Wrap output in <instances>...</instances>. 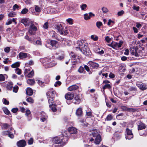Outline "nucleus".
Returning <instances> with one entry per match:
<instances>
[{
  "mask_svg": "<svg viewBox=\"0 0 147 147\" xmlns=\"http://www.w3.org/2000/svg\"><path fill=\"white\" fill-rule=\"evenodd\" d=\"M20 65L19 62H17L11 65V67L13 68H15L19 66Z\"/></svg>",
  "mask_w": 147,
  "mask_h": 147,
  "instance_id": "4c0bfd02",
  "label": "nucleus"
},
{
  "mask_svg": "<svg viewBox=\"0 0 147 147\" xmlns=\"http://www.w3.org/2000/svg\"><path fill=\"white\" fill-rule=\"evenodd\" d=\"M63 136H57L54 137L52 139L53 143L56 144H61L62 145H64L67 141L68 138L67 136L64 133L63 134Z\"/></svg>",
  "mask_w": 147,
  "mask_h": 147,
  "instance_id": "f257e3e1",
  "label": "nucleus"
},
{
  "mask_svg": "<svg viewBox=\"0 0 147 147\" xmlns=\"http://www.w3.org/2000/svg\"><path fill=\"white\" fill-rule=\"evenodd\" d=\"M132 8L134 10H135L137 11H138L140 7L139 6H136L135 5H134L133 6Z\"/></svg>",
  "mask_w": 147,
  "mask_h": 147,
  "instance_id": "de8ad7c7",
  "label": "nucleus"
},
{
  "mask_svg": "<svg viewBox=\"0 0 147 147\" xmlns=\"http://www.w3.org/2000/svg\"><path fill=\"white\" fill-rule=\"evenodd\" d=\"M86 42H85L84 40H78L76 44L77 47H82L84 46V45L86 44Z\"/></svg>",
  "mask_w": 147,
  "mask_h": 147,
  "instance_id": "6ab92c4d",
  "label": "nucleus"
},
{
  "mask_svg": "<svg viewBox=\"0 0 147 147\" xmlns=\"http://www.w3.org/2000/svg\"><path fill=\"white\" fill-rule=\"evenodd\" d=\"M24 73L25 76H27L29 78L31 77L34 74L33 70H32L30 71L29 68L27 69H25Z\"/></svg>",
  "mask_w": 147,
  "mask_h": 147,
  "instance_id": "1a4fd4ad",
  "label": "nucleus"
},
{
  "mask_svg": "<svg viewBox=\"0 0 147 147\" xmlns=\"http://www.w3.org/2000/svg\"><path fill=\"white\" fill-rule=\"evenodd\" d=\"M78 71L80 73H85V71L84 70V67L82 66H80L78 69Z\"/></svg>",
  "mask_w": 147,
  "mask_h": 147,
  "instance_id": "ea45409f",
  "label": "nucleus"
},
{
  "mask_svg": "<svg viewBox=\"0 0 147 147\" xmlns=\"http://www.w3.org/2000/svg\"><path fill=\"white\" fill-rule=\"evenodd\" d=\"M26 142L23 140H20L17 142V146L18 147H24L26 145Z\"/></svg>",
  "mask_w": 147,
  "mask_h": 147,
  "instance_id": "412c9836",
  "label": "nucleus"
},
{
  "mask_svg": "<svg viewBox=\"0 0 147 147\" xmlns=\"http://www.w3.org/2000/svg\"><path fill=\"white\" fill-rule=\"evenodd\" d=\"M16 72L18 74L20 75L21 74V70L19 68H16L15 69Z\"/></svg>",
  "mask_w": 147,
  "mask_h": 147,
  "instance_id": "13d9d810",
  "label": "nucleus"
},
{
  "mask_svg": "<svg viewBox=\"0 0 147 147\" xmlns=\"http://www.w3.org/2000/svg\"><path fill=\"white\" fill-rule=\"evenodd\" d=\"M99 135H100V134L99 131L96 129H93L92 132L90 135V136H92L94 137H96Z\"/></svg>",
  "mask_w": 147,
  "mask_h": 147,
  "instance_id": "5701e85b",
  "label": "nucleus"
},
{
  "mask_svg": "<svg viewBox=\"0 0 147 147\" xmlns=\"http://www.w3.org/2000/svg\"><path fill=\"white\" fill-rule=\"evenodd\" d=\"M88 64L89 65L94 69H97L99 67V65L98 63L92 61H89L88 62Z\"/></svg>",
  "mask_w": 147,
  "mask_h": 147,
  "instance_id": "dca6fc26",
  "label": "nucleus"
},
{
  "mask_svg": "<svg viewBox=\"0 0 147 147\" xmlns=\"http://www.w3.org/2000/svg\"><path fill=\"white\" fill-rule=\"evenodd\" d=\"M76 49L77 51H80L83 54L86 55H88L90 54V51L88 48V44L87 43H86L84 45V47H76Z\"/></svg>",
  "mask_w": 147,
  "mask_h": 147,
  "instance_id": "f03ea898",
  "label": "nucleus"
},
{
  "mask_svg": "<svg viewBox=\"0 0 147 147\" xmlns=\"http://www.w3.org/2000/svg\"><path fill=\"white\" fill-rule=\"evenodd\" d=\"M102 25V23L100 22H97L96 23V26L98 28H100V27Z\"/></svg>",
  "mask_w": 147,
  "mask_h": 147,
  "instance_id": "4d7b16f0",
  "label": "nucleus"
},
{
  "mask_svg": "<svg viewBox=\"0 0 147 147\" xmlns=\"http://www.w3.org/2000/svg\"><path fill=\"white\" fill-rule=\"evenodd\" d=\"M26 94L29 96H31L33 94L32 90L30 88H28L26 90Z\"/></svg>",
  "mask_w": 147,
  "mask_h": 147,
  "instance_id": "cd10ccee",
  "label": "nucleus"
},
{
  "mask_svg": "<svg viewBox=\"0 0 147 147\" xmlns=\"http://www.w3.org/2000/svg\"><path fill=\"white\" fill-rule=\"evenodd\" d=\"M74 94L73 93L69 92L65 95V99L67 100H71L73 99L74 97Z\"/></svg>",
  "mask_w": 147,
  "mask_h": 147,
  "instance_id": "aec40b11",
  "label": "nucleus"
},
{
  "mask_svg": "<svg viewBox=\"0 0 147 147\" xmlns=\"http://www.w3.org/2000/svg\"><path fill=\"white\" fill-rule=\"evenodd\" d=\"M146 128V126L145 124L141 123L138 125V130H141L144 129Z\"/></svg>",
  "mask_w": 147,
  "mask_h": 147,
  "instance_id": "c756f323",
  "label": "nucleus"
},
{
  "mask_svg": "<svg viewBox=\"0 0 147 147\" xmlns=\"http://www.w3.org/2000/svg\"><path fill=\"white\" fill-rule=\"evenodd\" d=\"M1 127L3 129H7L8 128H10V130H12L13 128L12 127H10V125L7 123H3L1 125Z\"/></svg>",
  "mask_w": 147,
  "mask_h": 147,
  "instance_id": "4468645a",
  "label": "nucleus"
},
{
  "mask_svg": "<svg viewBox=\"0 0 147 147\" xmlns=\"http://www.w3.org/2000/svg\"><path fill=\"white\" fill-rule=\"evenodd\" d=\"M91 38L95 41H97L98 39V37L94 35H92L91 36Z\"/></svg>",
  "mask_w": 147,
  "mask_h": 147,
  "instance_id": "8fccbe9b",
  "label": "nucleus"
},
{
  "mask_svg": "<svg viewBox=\"0 0 147 147\" xmlns=\"http://www.w3.org/2000/svg\"><path fill=\"white\" fill-rule=\"evenodd\" d=\"M49 33L50 36L52 38L56 39L57 40L59 36L53 30L49 31Z\"/></svg>",
  "mask_w": 147,
  "mask_h": 147,
  "instance_id": "ddd939ff",
  "label": "nucleus"
},
{
  "mask_svg": "<svg viewBox=\"0 0 147 147\" xmlns=\"http://www.w3.org/2000/svg\"><path fill=\"white\" fill-rule=\"evenodd\" d=\"M112 39V38H110V37L108 36H106L105 38V40L108 43Z\"/></svg>",
  "mask_w": 147,
  "mask_h": 147,
  "instance_id": "69168bd1",
  "label": "nucleus"
},
{
  "mask_svg": "<svg viewBox=\"0 0 147 147\" xmlns=\"http://www.w3.org/2000/svg\"><path fill=\"white\" fill-rule=\"evenodd\" d=\"M28 11V10L27 8L23 9L21 12V13L22 14H24L26 13Z\"/></svg>",
  "mask_w": 147,
  "mask_h": 147,
  "instance_id": "c03bdc74",
  "label": "nucleus"
},
{
  "mask_svg": "<svg viewBox=\"0 0 147 147\" xmlns=\"http://www.w3.org/2000/svg\"><path fill=\"white\" fill-rule=\"evenodd\" d=\"M35 11L37 12H40L41 11L40 8L37 5L35 6Z\"/></svg>",
  "mask_w": 147,
  "mask_h": 147,
  "instance_id": "a18cd8bd",
  "label": "nucleus"
},
{
  "mask_svg": "<svg viewBox=\"0 0 147 147\" xmlns=\"http://www.w3.org/2000/svg\"><path fill=\"white\" fill-rule=\"evenodd\" d=\"M4 112L6 115H9V111L8 110L7 108H5L3 109Z\"/></svg>",
  "mask_w": 147,
  "mask_h": 147,
  "instance_id": "680f3d73",
  "label": "nucleus"
},
{
  "mask_svg": "<svg viewBox=\"0 0 147 147\" xmlns=\"http://www.w3.org/2000/svg\"><path fill=\"white\" fill-rule=\"evenodd\" d=\"M37 30V28L36 27L34 24H32L30 25L28 30V32L30 35H34L36 34Z\"/></svg>",
  "mask_w": 147,
  "mask_h": 147,
  "instance_id": "423d86ee",
  "label": "nucleus"
},
{
  "mask_svg": "<svg viewBox=\"0 0 147 147\" xmlns=\"http://www.w3.org/2000/svg\"><path fill=\"white\" fill-rule=\"evenodd\" d=\"M56 28L59 33L61 35H65L68 33L67 30L66 29H64L61 24L57 25Z\"/></svg>",
  "mask_w": 147,
  "mask_h": 147,
  "instance_id": "7ed1b4c3",
  "label": "nucleus"
},
{
  "mask_svg": "<svg viewBox=\"0 0 147 147\" xmlns=\"http://www.w3.org/2000/svg\"><path fill=\"white\" fill-rule=\"evenodd\" d=\"M68 131H65L64 132L65 135L67 136V137H68V135L67 134H68L69 132L71 134H76L77 132L76 129L73 127H69L68 129Z\"/></svg>",
  "mask_w": 147,
  "mask_h": 147,
  "instance_id": "6e6552de",
  "label": "nucleus"
},
{
  "mask_svg": "<svg viewBox=\"0 0 147 147\" xmlns=\"http://www.w3.org/2000/svg\"><path fill=\"white\" fill-rule=\"evenodd\" d=\"M82 110L81 108H79L76 110V114L78 116H80L82 113Z\"/></svg>",
  "mask_w": 147,
  "mask_h": 147,
  "instance_id": "f704fd0d",
  "label": "nucleus"
},
{
  "mask_svg": "<svg viewBox=\"0 0 147 147\" xmlns=\"http://www.w3.org/2000/svg\"><path fill=\"white\" fill-rule=\"evenodd\" d=\"M111 88V86L109 84H107L105 85L103 87V90L104 91L106 88Z\"/></svg>",
  "mask_w": 147,
  "mask_h": 147,
  "instance_id": "6e6d98bb",
  "label": "nucleus"
},
{
  "mask_svg": "<svg viewBox=\"0 0 147 147\" xmlns=\"http://www.w3.org/2000/svg\"><path fill=\"white\" fill-rule=\"evenodd\" d=\"M21 22L25 26H28L33 24L31 21L27 18H25L22 19L21 20Z\"/></svg>",
  "mask_w": 147,
  "mask_h": 147,
  "instance_id": "0eeeda50",
  "label": "nucleus"
},
{
  "mask_svg": "<svg viewBox=\"0 0 147 147\" xmlns=\"http://www.w3.org/2000/svg\"><path fill=\"white\" fill-rule=\"evenodd\" d=\"M72 35L75 37L77 36L80 34V30L79 29H75L71 32Z\"/></svg>",
  "mask_w": 147,
  "mask_h": 147,
  "instance_id": "4be33fe9",
  "label": "nucleus"
},
{
  "mask_svg": "<svg viewBox=\"0 0 147 147\" xmlns=\"http://www.w3.org/2000/svg\"><path fill=\"white\" fill-rule=\"evenodd\" d=\"M25 38L28 40L29 42L31 43H33V41L32 39L30 38L28 36L26 35L25 37Z\"/></svg>",
  "mask_w": 147,
  "mask_h": 147,
  "instance_id": "e2e57ef3",
  "label": "nucleus"
},
{
  "mask_svg": "<svg viewBox=\"0 0 147 147\" xmlns=\"http://www.w3.org/2000/svg\"><path fill=\"white\" fill-rule=\"evenodd\" d=\"M47 98L48 99V102L50 104L51 103L52 104V103L54 102V98L53 97H51V98H49V97H47Z\"/></svg>",
  "mask_w": 147,
  "mask_h": 147,
  "instance_id": "a19ab883",
  "label": "nucleus"
},
{
  "mask_svg": "<svg viewBox=\"0 0 147 147\" xmlns=\"http://www.w3.org/2000/svg\"><path fill=\"white\" fill-rule=\"evenodd\" d=\"M26 101L28 102L31 103H33L34 102V100L33 99L30 97H29L27 98L26 99Z\"/></svg>",
  "mask_w": 147,
  "mask_h": 147,
  "instance_id": "09e8293b",
  "label": "nucleus"
},
{
  "mask_svg": "<svg viewBox=\"0 0 147 147\" xmlns=\"http://www.w3.org/2000/svg\"><path fill=\"white\" fill-rule=\"evenodd\" d=\"M70 41L69 40H67L66 39V40L65 41L64 43H65V44H63L64 45L66 46V45H68L69 46L70 45Z\"/></svg>",
  "mask_w": 147,
  "mask_h": 147,
  "instance_id": "0e129e2a",
  "label": "nucleus"
},
{
  "mask_svg": "<svg viewBox=\"0 0 147 147\" xmlns=\"http://www.w3.org/2000/svg\"><path fill=\"white\" fill-rule=\"evenodd\" d=\"M29 55L28 54L23 52L20 53L18 55L19 57L21 59H25L28 57Z\"/></svg>",
  "mask_w": 147,
  "mask_h": 147,
  "instance_id": "f3484780",
  "label": "nucleus"
},
{
  "mask_svg": "<svg viewBox=\"0 0 147 147\" xmlns=\"http://www.w3.org/2000/svg\"><path fill=\"white\" fill-rule=\"evenodd\" d=\"M84 19L86 20H87L90 18V16L88 13H86L84 14Z\"/></svg>",
  "mask_w": 147,
  "mask_h": 147,
  "instance_id": "58836bf2",
  "label": "nucleus"
},
{
  "mask_svg": "<svg viewBox=\"0 0 147 147\" xmlns=\"http://www.w3.org/2000/svg\"><path fill=\"white\" fill-rule=\"evenodd\" d=\"M48 67L49 68L53 67L55 65L57 64V63L55 61H53L47 63Z\"/></svg>",
  "mask_w": 147,
  "mask_h": 147,
  "instance_id": "7c9ffc66",
  "label": "nucleus"
},
{
  "mask_svg": "<svg viewBox=\"0 0 147 147\" xmlns=\"http://www.w3.org/2000/svg\"><path fill=\"white\" fill-rule=\"evenodd\" d=\"M13 83L11 82H9L7 84V89L11 90L13 88Z\"/></svg>",
  "mask_w": 147,
  "mask_h": 147,
  "instance_id": "2f4dec72",
  "label": "nucleus"
},
{
  "mask_svg": "<svg viewBox=\"0 0 147 147\" xmlns=\"http://www.w3.org/2000/svg\"><path fill=\"white\" fill-rule=\"evenodd\" d=\"M47 13H56L57 11L56 9L54 8L48 7L47 9Z\"/></svg>",
  "mask_w": 147,
  "mask_h": 147,
  "instance_id": "a878e982",
  "label": "nucleus"
},
{
  "mask_svg": "<svg viewBox=\"0 0 147 147\" xmlns=\"http://www.w3.org/2000/svg\"><path fill=\"white\" fill-rule=\"evenodd\" d=\"M50 44L54 49H56L58 46V42L56 40H52L50 41Z\"/></svg>",
  "mask_w": 147,
  "mask_h": 147,
  "instance_id": "a211bd4d",
  "label": "nucleus"
},
{
  "mask_svg": "<svg viewBox=\"0 0 147 147\" xmlns=\"http://www.w3.org/2000/svg\"><path fill=\"white\" fill-rule=\"evenodd\" d=\"M106 119L107 121H110L112 119V115H108Z\"/></svg>",
  "mask_w": 147,
  "mask_h": 147,
  "instance_id": "774afa93",
  "label": "nucleus"
},
{
  "mask_svg": "<svg viewBox=\"0 0 147 147\" xmlns=\"http://www.w3.org/2000/svg\"><path fill=\"white\" fill-rule=\"evenodd\" d=\"M137 49H138V47H134L132 48H130V52L132 55H134L136 57H138V55L137 53Z\"/></svg>",
  "mask_w": 147,
  "mask_h": 147,
  "instance_id": "2eb2a0df",
  "label": "nucleus"
},
{
  "mask_svg": "<svg viewBox=\"0 0 147 147\" xmlns=\"http://www.w3.org/2000/svg\"><path fill=\"white\" fill-rule=\"evenodd\" d=\"M66 21L69 24L71 25L73 24V20L71 18H69L67 19Z\"/></svg>",
  "mask_w": 147,
  "mask_h": 147,
  "instance_id": "864d4df0",
  "label": "nucleus"
},
{
  "mask_svg": "<svg viewBox=\"0 0 147 147\" xmlns=\"http://www.w3.org/2000/svg\"><path fill=\"white\" fill-rule=\"evenodd\" d=\"M64 58V55L63 54H62L61 55H59L57 57V59L59 60H62Z\"/></svg>",
  "mask_w": 147,
  "mask_h": 147,
  "instance_id": "338daca9",
  "label": "nucleus"
},
{
  "mask_svg": "<svg viewBox=\"0 0 147 147\" xmlns=\"http://www.w3.org/2000/svg\"><path fill=\"white\" fill-rule=\"evenodd\" d=\"M57 40L61 42L62 44H65V43H64V41L66 40V39L61 38L59 35Z\"/></svg>",
  "mask_w": 147,
  "mask_h": 147,
  "instance_id": "72a5a7b5",
  "label": "nucleus"
},
{
  "mask_svg": "<svg viewBox=\"0 0 147 147\" xmlns=\"http://www.w3.org/2000/svg\"><path fill=\"white\" fill-rule=\"evenodd\" d=\"M102 140V139L100 135H98V136L95 137V138L94 141V143L96 144H98Z\"/></svg>",
  "mask_w": 147,
  "mask_h": 147,
  "instance_id": "b1692460",
  "label": "nucleus"
},
{
  "mask_svg": "<svg viewBox=\"0 0 147 147\" xmlns=\"http://www.w3.org/2000/svg\"><path fill=\"white\" fill-rule=\"evenodd\" d=\"M102 10L103 12L104 13H107L109 11L108 9L105 7H103L102 8Z\"/></svg>",
  "mask_w": 147,
  "mask_h": 147,
  "instance_id": "49530a36",
  "label": "nucleus"
},
{
  "mask_svg": "<svg viewBox=\"0 0 147 147\" xmlns=\"http://www.w3.org/2000/svg\"><path fill=\"white\" fill-rule=\"evenodd\" d=\"M16 15V13L13 11H11L8 14V16L9 17H14Z\"/></svg>",
  "mask_w": 147,
  "mask_h": 147,
  "instance_id": "37998d69",
  "label": "nucleus"
},
{
  "mask_svg": "<svg viewBox=\"0 0 147 147\" xmlns=\"http://www.w3.org/2000/svg\"><path fill=\"white\" fill-rule=\"evenodd\" d=\"M33 44L34 45H38L40 46H41L42 43L41 39L39 38L35 42L33 43Z\"/></svg>",
  "mask_w": 147,
  "mask_h": 147,
  "instance_id": "473e14b6",
  "label": "nucleus"
},
{
  "mask_svg": "<svg viewBox=\"0 0 147 147\" xmlns=\"http://www.w3.org/2000/svg\"><path fill=\"white\" fill-rule=\"evenodd\" d=\"M9 133H10V132L9 131H3L2 132V134L3 135H9Z\"/></svg>",
  "mask_w": 147,
  "mask_h": 147,
  "instance_id": "052dcab7",
  "label": "nucleus"
},
{
  "mask_svg": "<svg viewBox=\"0 0 147 147\" xmlns=\"http://www.w3.org/2000/svg\"><path fill=\"white\" fill-rule=\"evenodd\" d=\"M3 103L5 105H8L9 104V102L7 101L6 98H3Z\"/></svg>",
  "mask_w": 147,
  "mask_h": 147,
  "instance_id": "bf43d9fd",
  "label": "nucleus"
},
{
  "mask_svg": "<svg viewBox=\"0 0 147 147\" xmlns=\"http://www.w3.org/2000/svg\"><path fill=\"white\" fill-rule=\"evenodd\" d=\"M136 85L141 90H144L147 88V86L146 85L144 84L143 83L138 82L136 83Z\"/></svg>",
  "mask_w": 147,
  "mask_h": 147,
  "instance_id": "9b49d317",
  "label": "nucleus"
},
{
  "mask_svg": "<svg viewBox=\"0 0 147 147\" xmlns=\"http://www.w3.org/2000/svg\"><path fill=\"white\" fill-rule=\"evenodd\" d=\"M121 108L124 110H126L129 111H132L134 110V109L133 108H129L125 106H122Z\"/></svg>",
  "mask_w": 147,
  "mask_h": 147,
  "instance_id": "79ce46f5",
  "label": "nucleus"
},
{
  "mask_svg": "<svg viewBox=\"0 0 147 147\" xmlns=\"http://www.w3.org/2000/svg\"><path fill=\"white\" fill-rule=\"evenodd\" d=\"M87 7V5L86 4H83L81 5L80 8L82 10H85Z\"/></svg>",
  "mask_w": 147,
  "mask_h": 147,
  "instance_id": "603ef678",
  "label": "nucleus"
},
{
  "mask_svg": "<svg viewBox=\"0 0 147 147\" xmlns=\"http://www.w3.org/2000/svg\"><path fill=\"white\" fill-rule=\"evenodd\" d=\"M27 82L28 84L31 85H34L35 83L34 81V80L31 79H28L27 80Z\"/></svg>",
  "mask_w": 147,
  "mask_h": 147,
  "instance_id": "c9c22d12",
  "label": "nucleus"
},
{
  "mask_svg": "<svg viewBox=\"0 0 147 147\" xmlns=\"http://www.w3.org/2000/svg\"><path fill=\"white\" fill-rule=\"evenodd\" d=\"M125 136L126 139L130 140L133 137V135L131 130L127 128L125 132Z\"/></svg>",
  "mask_w": 147,
  "mask_h": 147,
  "instance_id": "39448f33",
  "label": "nucleus"
},
{
  "mask_svg": "<svg viewBox=\"0 0 147 147\" xmlns=\"http://www.w3.org/2000/svg\"><path fill=\"white\" fill-rule=\"evenodd\" d=\"M49 106L52 111L53 112H56L57 110L56 105L52 104V105L50 104Z\"/></svg>",
  "mask_w": 147,
  "mask_h": 147,
  "instance_id": "c85d7f7f",
  "label": "nucleus"
},
{
  "mask_svg": "<svg viewBox=\"0 0 147 147\" xmlns=\"http://www.w3.org/2000/svg\"><path fill=\"white\" fill-rule=\"evenodd\" d=\"M25 115L28 117V121H30L31 120L32 118L31 116L30 111L29 110H27L26 112Z\"/></svg>",
  "mask_w": 147,
  "mask_h": 147,
  "instance_id": "bb28decb",
  "label": "nucleus"
},
{
  "mask_svg": "<svg viewBox=\"0 0 147 147\" xmlns=\"http://www.w3.org/2000/svg\"><path fill=\"white\" fill-rule=\"evenodd\" d=\"M79 88V86L76 84L71 85L68 88V90L69 91H74L77 90Z\"/></svg>",
  "mask_w": 147,
  "mask_h": 147,
  "instance_id": "393cba45",
  "label": "nucleus"
},
{
  "mask_svg": "<svg viewBox=\"0 0 147 147\" xmlns=\"http://www.w3.org/2000/svg\"><path fill=\"white\" fill-rule=\"evenodd\" d=\"M97 51L98 53L100 55L103 54L104 53V51L102 48H98Z\"/></svg>",
  "mask_w": 147,
  "mask_h": 147,
  "instance_id": "e433bc0d",
  "label": "nucleus"
},
{
  "mask_svg": "<svg viewBox=\"0 0 147 147\" xmlns=\"http://www.w3.org/2000/svg\"><path fill=\"white\" fill-rule=\"evenodd\" d=\"M56 92L53 89L49 90L47 93V97L51 98V97L55 98L56 95Z\"/></svg>",
  "mask_w": 147,
  "mask_h": 147,
  "instance_id": "f8f14e48",
  "label": "nucleus"
},
{
  "mask_svg": "<svg viewBox=\"0 0 147 147\" xmlns=\"http://www.w3.org/2000/svg\"><path fill=\"white\" fill-rule=\"evenodd\" d=\"M137 53L138 55V56H142L145 55V50L143 47H138Z\"/></svg>",
  "mask_w": 147,
  "mask_h": 147,
  "instance_id": "9d476101",
  "label": "nucleus"
},
{
  "mask_svg": "<svg viewBox=\"0 0 147 147\" xmlns=\"http://www.w3.org/2000/svg\"><path fill=\"white\" fill-rule=\"evenodd\" d=\"M123 43V42L121 40L119 41L118 43L115 42H113L111 44L108 45L113 48L117 49L120 47Z\"/></svg>",
  "mask_w": 147,
  "mask_h": 147,
  "instance_id": "20e7f679",
  "label": "nucleus"
},
{
  "mask_svg": "<svg viewBox=\"0 0 147 147\" xmlns=\"http://www.w3.org/2000/svg\"><path fill=\"white\" fill-rule=\"evenodd\" d=\"M18 86L16 85L13 87V91L14 92L17 93L18 91Z\"/></svg>",
  "mask_w": 147,
  "mask_h": 147,
  "instance_id": "3c124183",
  "label": "nucleus"
},
{
  "mask_svg": "<svg viewBox=\"0 0 147 147\" xmlns=\"http://www.w3.org/2000/svg\"><path fill=\"white\" fill-rule=\"evenodd\" d=\"M31 134L28 133H26L25 135V137L26 139L27 140H28V139L31 138Z\"/></svg>",
  "mask_w": 147,
  "mask_h": 147,
  "instance_id": "5fc2aeb1",
  "label": "nucleus"
}]
</instances>
